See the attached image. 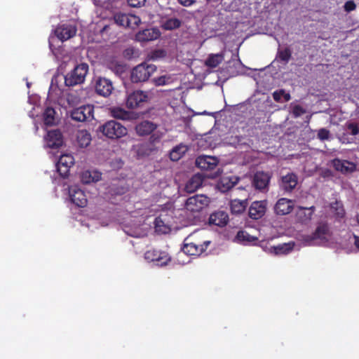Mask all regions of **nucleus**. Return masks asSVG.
Wrapping results in <instances>:
<instances>
[{
    "mask_svg": "<svg viewBox=\"0 0 359 359\" xmlns=\"http://www.w3.org/2000/svg\"><path fill=\"white\" fill-rule=\"evenodd\" d=\"M156 69V65L142 62L132 69L130 80L133 83L144 82L149 79Z\"/></svg>",
    "mask_w": 359,
    "mask_h": 359,
    "instance_id": "nucleus-1",
    "label": "nucleus"
},
{
    "mask_svg": "<svg viewBox=\"0 0 359 359\" xmlns=\"http://www.w3.org/2000/svg\"><path fill=\"white\" fill-rule=\"evenodd\" d=\"M88 72V65L81 63L76 65L74 69L65 76V83L67 86H74L82 83Z\"/></svg>",
    "mask_w": 359,
    "mask_h": 359,
    "instance_id": "nucleus-2",
    "label": "nucleus"
},
{
    "mask_svg": "<svg viewBox=\"0 0 359 359\" xmlns=\"http://www.w3.org/2000/svg\"><path fill=\"white\" fill-rule=\"evenodd\" d=\"M100 131L110 139H117L127 134V128L115 121H109L100 127Z\"/></svg>",
    "mask_w": 359,
    "mask_h": 359,
    "instance_id": "nucleus-3",
    "label": "nucleus"
},
{
    "mask_svg": "<svg viewBox=\"0 0 359 359\" xmlns=\"http://www.w3.org/2000/svg\"><path fill=\"white\" fill-rule=\"evenodd\" d=\"M210 244V241H200L198 239L185 243L182 248L183 252L190 256H199L204 252Z\"/></svg>",
    "mask_w": 359,
    "mask_h": 359,
    "instance_id": "nucleus-4",
    "label": "nucleus"
},
{
    "mask_svg": "<svg viewBox=\"0 0 359 359\" xmlns=\"http://www.w3.org/2000/svg\"><path fill=\"white\" fill-rule=\"evenodd\" d=\"M210 203V199L205 195H195L187 198L185 208L191 212H200L207 207Z\"/></svg>",
    "mask_w": 359,
    "mask_h": 359,
    "instance_id": "nucleus-5",
    "label": "nucleus"
},
{
    "mask_svg": "<svg viewBox=\"0 0 359 359\" xmlns=\"http://www.w3.org/2000/svg\"><path fill=\"white\" fill-rule=\"evenodd\" d=\"M93 111L94 108L93 105H83L74 109L71 111V118L76 121L84 122L93 118Z\"/></svg>",
    "mask_w": 359,
    "mask_h": 359,
    "instance_id": "nucleus-6",
    "label": "nucleus"
},
{
    "mask_svg": "<svg viewBox=\"0 0 359 359\" xmlns=\"http://www.w3.org/2000/svg\"><path fill=\"white\" fill-rule=\"evenodd\" d=\"M114 20L118 25L131 29H135L140 22L139 17L121 13L115 14Z\"/></svg>",
    "mask_w": 359,
    "mask_h": 359,
    "instance_id": "nucleus-7",
    "label": "nucleus"
},
{
    "mask_svg": "<svg viewBox=\"0 0 359 359\" xmlns=\"http://www.w3.org/2000/svg\"><path fill=\"white\" fill-rule=\"evenodd\" d=\"M271 175L269 172L257 171L252 178V185L255 189L261 191H267Z\"/></svg>",
    "mask_w": 359,
    "mask_h": 359,
    "instance_id": "nucleus-8",
    "label": "nucleus"
},
{
    "mask_svg": "<svg viewBox=\"0 0 359 359\" xmlns=\"http://www.w3.org/2000/svg\"><path fill=\"white\" fill-rule=\"evenodd\" d=\"M147 93L142 90H136L130 93L126 99V107L129 109H135L141 107L147 101Z\"/></svg>",
    "mask_w": 359,
    "mask_h": 359,
    "instance_id": "nucleus-9",
    "label": "nucleus"
},
{
    "mask_svg": "<svg viewBox=\"0 0 359 359\" xmlns=\"http://www.w3.org/2000/svg\"><path fill=\"white\" fill-rule=\"evenodd\" d=\"M328 233V226L326 224H320L317 226L315 231L311 234L304 236V241L309 245L317 244L318 241H323L326 239Z\"/></svg>",
    "mask_w": 359,
    "mask_h": 359,
    "instance_id": "nucleus-10",
    "label": "nucleus"
},
{
    "mask_svg": "<svg viewBox=\"0 0 359 359\" xmlns=\"http://www.w3.org/2000/svg\"><path fill=\"white\" fill-rule=\"evenodd\" d=\"M144 257L150 262H156L159 266L166 265L170 261V257L167 252L156 249L147 250Z\"/></svg>",
    "mask_w": 359,
    "mask_h": 359,
    "instance_id": "nucleus-11",
    "label": "nucleus"
},
{
    "mask_svg": "<svg viewBox=\"0 0 359 359\" xmlns=\"http://www.w3.org/2000/svg\"><path fill=\"white\" fill-rule=\"evenodd\" d=\"M69 196L71 201L78 207L83 208L86 206L88 200L83 190L78 186H71L69 187Z\"/></svg>",
    "mask_w": 359,
    "mask_h": 359,
    "instance_id": "nucleus-12",
    "label": "nucleus"
},
{
    "mask_svg": "<svg viewBox=\"0 0 359 359\" xmlns=\"http://www.w3.org/2000/svg\"><path fill=\"white\" fill-rule=\"evenodd\" d=\"M316 211V207L312 205L309 208L297 206L295 211V219L297 222L307 224L312 219Z\"/></svg>",
    "mask_w": 359,
    "mask_h": 359,
    "instance_id": "nucleus-13",
    "label": "nucleus"
},
{
    "mask_svg": "<svg viewBox=\"0 0 359 359\" xmlns=\"http://www.w3.org/2000/svg\"><path fill=\"white\" fill-rule=\"evenodd\" d=\"M95 88L98 95L107 97L111 94L114 86L109 79L104 77H99L96 80Z\"/></svg>",
    "mask_w": 359,
    "mask_h": 359,
    "instance_id": "nucleus-14",
    "label": "nucleus"
},
{
    "mask_svg": "<svg viewBox=\"0 0 359 359\" xmlns=\"http://www.w3.org/2000/svg\"><path fill=\"white\" fill-rule=\"evenodd\" d=\"M76 31L75 26L63 24L57 27L55 34L60 41H65L75 36Z\"/></svg>",
    "mask_w": 359,
    "mask_h": 359,
    "instance_id": "nucleus-15",
    "label": "nucleus"
},
{
    "mask_svg": "<svg viewBox=\"0 0 359 359\" xmlns=\"http://www.w3.org/2000/svg\"><path fill=\"white\" fill-rule=\"evenodd\" d=\"M218 163V159L211 156H200L196 159V166L203 170H212Z\"/></svg>",
    "mask_w": 359,
    "mask_h": 359,
    "instance_id": "nucleus-16",
    "label": "nucleus"
},
{
    "mask_svg": "<svg viewBox=\"0 0 359 359\" xmlns=\"http://www.w3.org/2000/svg\"><path fill=\"white\" fill-rule=\"evenodd\" d=\"M266 210V202L265 201H257L252 203L249 208L248 215L252 219L262 218Z\"/></svg>",
    "mask_w": 359,
    "mask_h": 359,
    "instance_id": "nucleus-17",
    "label": "nucleus"
},
{
    "mask_svg": "<svg viewBox=\"0 0 359 359\" xmlns=\"http://www.w3.org/2000/svg\"><path fill=\"white\" fill-rule=\"evenodd\" d=\"M294 206V201L285 198H281L276 202L274 206V210L278 215H285L292 211Z\"/></svg>",
    "mask_w": 359,
    "mask_h": 359,
    "instance_id": "nucleus-18",
    "label": "nucleus"
},
{
    "mask_svg": "<svg viewBox=\"0 0 359 359\" xmlns=\"http://www.w3.org/2000/svg\"><path fill=\"white\" fill-rule=\"evenodd\" d=\"M298 177L294 172H289L282 176L280 182V188L285 192H292L296 187Z\"/></svg>",
    "mask_w": 359,
    "mask_h": 359,
    "instance_id": "nucleus-19",
    "label": "nucleus"
},
{
    "mask_svg": "<svg viewBox=\"0 0 359 359\" xmlns=\"http://www.w3.org/2000/svg\"><path fill=\"white\" fill-rule=\"evenodd\" d=\"M46 142L48 147L57 149L63 144L62 134L59 130H53L48 133Z\"/></svg>",
    "mask_w": 359,
    "mask_h": 359,
    "instance_id": "nucleus-20",
    "label": "nucleus"
},
{
    "mask_svg": "<svg viewBox=\"0 0 359 359\" xmlns=\"http://www.w3.org/2000/svg\"><path fill=\"white\" fill-rule=\"evenodd\" d=\"M160 36L161 32L157 28H149L139 32L135 38L138 41L145 42L157 39Z\"/></svg>",
    "mask_w": 359,
    "mask_h": 359,
    "instance_id": "nucleus-21",
    "label": "nucleus"
},
{
    "mask_svg": "<svg viewBox=\"0 0 359 359\" xmlns=\"http://www.w3.org/2000/svg\"><path fill=\"white\" fill-rule=\"evenodd\" d=\"M239 181L236 176H222L217 183V187L222 192H226L233 188Z\"/></svg>",
    "mask_w": 359,
    "mask_h": 359,
    "instance_id": "nucleus-22",
    "label": "nucleus"
},
{
    "mask_svg": "<svg viewBox=\"0 0 359 359\" xmlns=\"http://www.w3.org/2000/svg\"><path fill=\"white\" fill-rule=\"evenodd\" d=\"M229 221V215L224 211H217L212 213L209 217V223L218 226H224Z\"/></svg>",
    "mask_w": 359,
    "mask_h": 359,
    "instance_id": "nucleus-23",
    "label": "nucleus"
},
{
    "mask_svg": "<svg viewBox=\"0 0 359 359\" xmlns=\"http://www.w3.org/2000/svg\"><path fill=\"white\" fill-rule=\"evenodd\" d=\"M157 126L151 121H143L135 126L136 133L140 136L148 135L154 131Z\"/></svg>",
    "mask_w": 359,
    "mask_h": 359,
    "instance_id": "nucleus-24",
    "label": "nucleus"
},
{
    "mask_svg": "<svg viewBox=\"0 0 359 359\" xmlns=\"http://www.w3.org/2000/svg\"><path fill=\"white\" fill-rule=\"evenodd\" d=\"M332 165L335 170L341 172H352L355 168V165L351 162L339 158H335L332 161Z\"/></svg>",
    "mask_w": 359,
    "mask_h": 359,
    "instance_id": "nucleus-25",
    "label": "nucleus"
},
{
    "mask_svg": "<svg viewBox=\"0 0 359 359\" xmlns=\"http://www.w3.org/2000/svg\"><path fill=\"white\" fill-rule=\"evenodd\" d=\"M203 181V178L201 175H194L186 184V191L188 193H193L196 191L199 187L202 186Z\"/></svg>",
    "mask_w": 359,
    "mask_h": 359,
    "instance_id": "nucleus-26",
    "label": "nucleus"
},
{
    "mask_svg": "<svg viewBox=\"0 0 359 359\" xmlns=\"http://www.w3.org/2000/svg\"><path fill=\"white\" fill-rule=\"evenodd\" d=\"M248 206V201L246 199L238 200L233 199L230 202V208L233 214H241L243 213L246 207Z\"/></svg>",
    "mask_w": 359,
    "mask_h": 359,
    "instance_id": "nucleus-27",
    "label": "nucleus"
},
{
    "mask_svg": "<svg viewBox=\"0 0 359 359\" xmlns=\"http://www.w3.org/2000/svg\"><path fill=\"white\" fill-rule=\"evenodd\" d=\"M76 142L80 147H87L91 142V135L86 130H79L76 133Z\"/></svg>",
    "mask_w": 359,
    "mask_h": 359,
    "instance_id": "nucleus-28",
    "label": "nucleus"
},
{
    "mask_svg": "<svg viewBox=\"0 0 359 359\" xmlns=\"http://www.w3.org/2000/svg\"><path fill=\"white\" fill-rule=\"evenodd\" d=\"M182 22L176 18H165L161 20V27L164 30H172L181 26Z\"/></svg>",
    "mask_w": 359,
    "mask_h": 359,
    "instance_id": "nucleus-29",
    "label": "nucleus"
},
{
    "mask_svg": "<svg viewBox=\"0 0 359 359\" xmlns=\"http://www.w3.org/2000/svg\"><path fill=\"white\" fill-rule=\"evenodd\" d=\"M111 115L117 119L130 120L133 117V113L126 111L121 107H114L111 109Z\"/></svg>",
    "mask_w": 359,
    "mask_h": 359,
    "instance_id": "nucleus-30",
    "label": "nucleus"
},
{
    "mask_svg": "<svg viewBox=\"0 0 359 359\" xmlns=\"http://www.w3.org/2000/svg\"><path fill=\"white\" fill-rule=\"evenodd\" d=\"M224 60V55L222 53L210 54L205 62V66L215 68L217 67Z\"/></svg>",
    "mask_w": 359,
    "mask_h": 359,
    "instance_id": "nucleus-31",
    "label": "nucleus"
},
{
    "mask_svg": "<svg viewBox=\"0 0 359 359\" xmlns=\"http://www.w3.org/2000/svg\"><path fill=\"white\" fill-rule=\"evenodd\" d=\"M187 151V148L184 144H180L178 146L175 147L172 151L170 152V158L172 161H177L180 159L182 156Z\"/></svg>",
    "mask_w": 359,
    "mask_h": 359,
    "instance_id": "nucleus-32",
    "label": "nucleus"
},
{
    "mask_svg": "<svg viewBox=\"0 0 359 359\" xmlns=\"http://www.w3.org/2000/svg\"><path fill=\"white\" fill-rule=\"evenodd\" d=\"M55 111L52 107H47L43 114V122L46 126H53L55 123Z\"/></svg>",
    "mask_w": 359,
    "mask_h": 359,
    "instance_id": "nucleus-33",
    "label": "nucleus"
},
{
    "mask_svg": "<svg viewBox=\"0 0 359 359\" xmlns=\"http://www.w3.org/2000/svg\"><path fill=\"white\" fill-rule=\"evenodd\" d=\"M330 208L337 219H341L344 217L345 210L341 202L336 201L331 203Z\"/></svg>",
    "mask_w": 359,
    "mask_h": 359,
    "instance_id": "nucleus-34",
    "label": "nucleus"
},
{
    "mask_svg": "<svg viewBox=\"0 0 359 359\" xmlns=\"http://www.w3.org/2000/svg\"><path fill=\"white\" fill-rule=\"evenodd\" d=\"M173 82V78L170 74H165L151 79V83L155 86H163Z\"/></svg>",
    "mask_w": 359,
    "mask_h": 359,
    "instance_id": "nucleus-35",
    "label": "nucleus"
},
{
    "mask_svg": "<svg viewBox=\"0 0 359 359\" xmlns=\"http://www.w3.org/2000/svg\"><path fill=\"white\" fill-rule=\"evenodd\" d=\"M282 97H283L285 102H288L291 99L290 93H285V90L283 89L276 90L273 93V98L277 102H281Z\"/></svg>",
    "mask_w": 359,
    "mask_h": 359,
    "instance_id": "nucleus-36",
    "label": "nucleus"
},
{
    "mask_svg": "<svg viewBox=\"0 0 359 359\" xmlns=\"http://www.w3.org/2000/svg\"><path fill=\"white\" fill-rule=\"evenodd\" d=\"M292 250V246L289 243H283L273 247V251L276 255L287 254Z\"/></svg>",
    "mask_w": 359,
    "mask_h": 359,
    "instance_id": "nucleus-37",
    "label": "nucleus"
},
{
    "mask_svg": "<svg viewBox=\"0 0 359 359\" xmlns=\"http://www.w3.org/2000/svg\"><path fill=\"white\" fill-rule=\"evenodd\" d=\"M60 165L67 166L68 168H71L74 162V157L72 155L65 154L60 156L59 161H57Z\"/></svg>",
    "mask_w": 359,
    "mask_h": 359,
    "instance_id": "nucleus-38",
    "label": "nucleus"
},
{
    "mask_svg": "<svg viewBox=\"0 0 359 359\" xmlns=\"http://www.w3.org/2000/svg\"><path fill=\"white\" fill-rule=\"evenodd\" d=\"M236 238L241 241L252 242L257 240L256 237L250 236L245 231H239L236 235Z\"/></svg>",
    "mask_w": 359,
    "mask_h": 359,
    "instance_id": "nucleus-39",
    "label": "nucleus"
},
{
    "mask_svg": "<svg viewBox=\"0 0 359 359\" xmlns=\"http://www.w3.org/2000/svg\"><path fill=\"white\" fill-rule=\"evenodd\" d=\"M278 58L285 62H288L290 60L292 53L289 48H285L283 50H279L278 52Z\"/></svg>",
    "mask_w": 359,
    "mask_h": 359,
    "instance_id": "nucleus-40",
    "label": "nucleus"
},
{
    "mask_svg": "<svg viewBox=\"0 0 359 359\" xmlns=\"http://www.w3.org/2000/svg\"><path fill=\"white\" fill-rule=\"evenodd\" d=\"M110 69L117 75H122L126 69V66L121 63H111Z\"/></svg>",
    "mask_w": 359,
    "mask_h": 359,
    "instance_id": "nucleus-41",
    "label": "nucleus"
},
{
    "mask_svg": "<svg viewBox=\"0 0 359 359\" xmlns=\"http://www.w3.org/2000/svg\"><path fill=\"white\" fill-rule=\"evenodd\" d=\"M154 224L156 231L165 233L169 229L167 226L163 225V222L160 217L155 219Z\"/></svg>",
    "mask_w": 359,
    "mask_h": 359,
    "instance_id": "nucleus-42",
    "label": "nucleus"
},
{
    "mask_svg": "<svg viewBox=\"0 0 359 359\" xmlns=\"http://www.w3.org/2000/svg\"><path fill=\"white\" fill-rule=\"evenodd\" d=\"M57 170L59 175L63 177L66 178L69 176V168L67 166L60 165V163H57L56 164Z\"/></svg>",
    "mask_w": 359,
    "mask_h": 359,
    "instance_id": "nucleus-43",
    "label": "nucleus"
},
{
    "mask_svg": "<svg viewBox=\"0 0 359 359\" xmlns=\"http://www.w3.org/2000/svg\"><path fill=\"white\" fill-rule=\"evenodd\" d=\"M306 113L305 109H304L301 105L296 104L292 108V114L294 117H299Z\"/></svg>",
    "mask_w": 359,
    "mask_h": 359,
    "instance_id": "nucleus-44",
    "label": "nucleus"
},
{
    "mask_svg": "<svg viewBox=\"0 0 359 359\" xmlns=\"http://www.w3.org/2000/svg\"><path fill=\"white\" fill-rule=\"evenodd\" d=\"M318 138L320 140H326L330 137V131L326 128H321L318 132Z\"/></svg>",
    "mask_w": 359,
    "mask_h": 359,
    "instance_id": "nucleus-45",
    "label": "nucleus"
},
{
    "mask_svg": "<svg viewBox=\"0 0 359 359\" xmlns=\"http://www.w3.org/2000/svg\"><path fill=\"white\" fill-rule=\"evenodd\" d=\"M347 129L350 131L352 135L359 134V126L355 123H349L347 124Z\"/></svg>",
    "mask_w": 359,
    "mask_h": 359,
    "instance_id": "nucleus-46",
    "label": "nucleus"
},
{
    "mask_svg": "<svg viewBox=\"0 0 359 359\" xmlns=\"http://www.w3.org/2000/svg\"><path fill=\"white\" fill-rule=\"evenodd\" d=\"M128 4L131 7H140L143 6L146 0H127Z\"/></svg>",
    "mask_w": 359,
    "mask_h": 359,
    "instance_id": "nucleus-47",
    "label": "nucleus"
},
{
    "mask_svg": "<svg viewBox=\"0 0 359 359\" xmlns=\"http://www.w3.org/2000/svg\"><path fill=\"white\" fill-rule=\"evenodd\" d=\"M344 8L346 12H351L355 9L356 5L353 1H348L345 3Z\"/></svg>",
    "mask_w": 359,
    "mask_h": 359,
    "instance_id": "nucleus-48",
    "label": "nucleus"
},
{
    "mask_svg": "<svg viewBox=\"0 0 359 359\" xmlns=\"http://www.w3.org/2000/svg\"><path fill=\"white\" fill-rule=\"evenodd\" d=\"M90 173L88 171H86L82 174V181L84 183H90Z\"/></svg>",
    "mask_w": 359,
    "mask_h": 359,
    "instance_id": "nucleus-49",
    "label": "nucleus"
},
{
    "mask_svg": "<svg viewBox=\"0 0 359 359\" xmlns=\"http://www.w3.org/2000/svg\"><path fill=\"white\" fill-rule=\"evenodd\" d=\"M127 189L125 187H117L114 191V194L117 195H122L126 192Z\"/></svg>",
    "mask_w": 359,
    "mask_h": 359,
    "instance_id": "nucleus-50",
    "label": "nucleus"
},
{
    "mask_svg": "<svg viewBox=\"0 0 359 359\" xmlns=\"http://www.w3.org/2000/svg\"><path fill=\"white\" fill-rule=\"evenodd\" d=\"M178 1L183 6H188L195 2V0H178Z\"/></svg>",
    "mask_w": 359,
    "mask_h": 359,
    "instance_id": "nucleus-51",
    "label": "nucleus"
},
{
    "mask_svg": "<svg viewBox=\"0 0 359 359\" xmlns=\"http://www.w3.org/2000/svg\"><path fill=\"white\" fill-rule=\"evenodd\" d=\"M133 48H127L124 50V53H123L125 57L130 56V55H133Z\"/></svg>",
    "mask_w": 359,
    "mask_h": 359,
    "instance_id": "nucleus-52",
    "label": "nucleus"
},
{
    "mask_svg": "<svg viewBox=\"0 0 359 359\" xmlns=\"http://www.w3.org/2000/svg\"><path fill=\"white\" fill-rule=\"evenodd\" d=\"M355 238V245L359 249V236H354Z\"/></svg>",
    "mask_w": 359,
    "mask_h": 359,
    "instance_id": "nucleus-53",
    "label": "nucleus"
},
{
    "mask_svg": "<svg viewBox=\"0 0 359 359\" xmlns=\"http://www.w3.org/2000/svg\"><path fill=\"white\" fill-rule=\"evenodd\" d=\"M357 221L359 223V215L357 216Z\"/></svg>",
    "mask_w": 359,
    "mask_h": 359,
    "instance_id": "nucleus-54",
    "label": "nucleus"
}]
</instances>
